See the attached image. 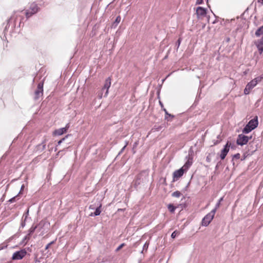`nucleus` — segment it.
Instances as JSON below:
<instances>
[{
  "mask_svg": "<svg viewBox=\"0 0 263 263\" xmlns=\"http://www.w3.org/2000/svg\"><path fill=\"white\" fill-rule=\"evenodd\" d=\"M230 149V145H229V142L224 145L223 148L221 150V154L220 155V158L223 160L227 156L228 153Z\"/></svg>",
  "mask_w": 263,
  "mask_h": 263,
  "instance_id": "f8f14e48",
  "label": "nucleus"
},
{
  "mask_svg": "<svg viewBox=\"0 0 263 263\" xmlns=\"http://www.w3.org/2000/svg\"><path fill=\"white\" fill-rule=\"evenodd\" d=\"M215 214V210H212L211 212L206 214L202 219L201 224L202 226H208L213 220Z\"/></svg>",
  "mask_w": 263,
  "mask_h": 263,
  "instance_id": "20e7f679",
  "label": "nucleus"
},
{
  "mask_svg": "<svg viewBox=\"0 0 263 263\" xmlns=\"http://www.w3.org/2000/svg\"><path fill=\"white\" fill-rule=\"evenodd\" d=\"M39 8L37 4L32 3L30 5L29 8L26 11V16L27 17L31 16L39 11Z\"/></svg>",
  "mask_w": 263,
  "mask_h": 263,
  "instance_id": "39448f33",
  "label": "nucleus"
},
{
  "mask_svg": "<svg viewBox=\"0 0 263 263\" xmlns=\"http://www.w3.org/2000/svg\"><path fill=\"white\" fill-rule=\"evenodd\" d=\"M68 136H66L65 137L62 138L61 140H60V141H58V145H59L61 144L62 142H63V141H64L65 139Z\"/></svg>",
  "mask_w": 263,
  "mask_h": 263,
  "instance_id": "c756f323",
  "label": "nucleus"
},
{
  "mask_svg": "<svg viewBox=\"0 0 263 263\" xmlns=\"http://www.w3.org/2000/svg\"><path fill=\"white\" fill-rule=\"evenodd\" d=\"M57 150V148H55L54 151H56Z\"/></svg>",
  "mask_w": 263,
  "mask_h": 263,
  "instance_id": "3c124183",
  "label": "nucleus"
},
{
  "mask_svg": "<svg viewBox=\"0 0 263 263\" xmlns=\"http://www.w3.org/2000/svg\"><path fill=\"white\" fill-rule=\"evenodd\" d=\"M128 144V142H126L125 143V145L123 146V147L121 149V151H120V152L118 154V155H120V154H121L124 151V150L125 149V147H126V146Z\"/></svg>",
  "mask_w": 263,
  "mask_h": 263,
  "instance_id": "393cba45",
  "label": "nucleus"
},
{
  "mask_svg": "<svg viewBox=\"0 0 263 263\" xmlns=\"http://www.w3.org/2000/svg\"><path fill=\"white\" fill-rule=\"evenodd\" d=\"M192 164V158H190L189 157L187 161L185 162L184 165L182 167H184V170L186 172L188 170V168L191 166Z\"/></svg>",
  "mask_w": 263,
  "mask_h": 263,
  "instance_id": "2eb2a0df",
  "label": "nucleus"
},
{
  "mask_svg": "<svg viewBox=\"0 0 263 263\" xmlns=\"http://www.w3.org/2000/svg\"><path fill=\"white\" fill-rule=\"evenodd\" d=\"M53 243H54V241H51V242H50V243H48V244L46 245V247H45V249H46V250L48 249L50 247V246L52 244H53Z\"/></svg>",
  "mask_w": 263,
  "mask_h": 263,
  "instance_id": "473e14b6",
  "label": "nucleus"
},
{
  "mask_svg": "<svg viewBox=\"0 0 263 263\" xmlns=\"http://www.w3.org/2000/svg\"><path fill=\"white\" fill-rule=\"evenodd\" d=\"M124 246V243L121 244L117 249L116 252L119 251L123 246Z\"/></svg>",
  "mask_w": 263,
  "mask_h": 263,
  "instance_id": "c85d7f7f",
  "label": "nucleus"
},
{
  "mask_svg": "<svg viewBox=\"0 0 263 263\" xmlns=\"http://www.w3.org/2000/svg\"><path fill=\"white\" fill-rule=\"evenodd\" d=\"M177 234V232L176 231L173 232L171 234V237L173 238H174L176 237V235Z\"/></svg>",
  "mask_w": 263,
  "mask_h": 263,
  "instance_id": "7c9ffc66",
  "label": "nucleus"
},
{
  "mask_svg": "<svg viewBox=\"0 0 263 263\" xmlns=\"http://www.w3.org/2000/svg\"><path fill=\"white\" fill-rule=\"evenodd\" d=\"M13 199H14V198H11V199L10 200V201L12 202V200H13Z\"/></svg>",
  "mask_w": 263,
  "mask_h": 263,
  "instance_id": "79ce46f5",
  "label": "nucleus"
},
{
  "mask_svg": "<svg viewBox=\"0 0 263 263\" xmlns=\"http://www.w3.org/2000/svg\"><path fill=\"white\" fill-rule=\"evenodd\" d=\"M185 172L184 167H181L180 169L175 171L173 173V180L176 181L178 178L182 176Z\"/></svg>",
  "mask_w": 263,
  "mask_h": 263,
  "instance_id": "9b49d317",
  "label": "nucleus"
},
{
  "mask_svg": "<svg viewBox=\"0 0 263 263\" xmlns=\"http://www.w3.org/2000/svg\"><path fill=\"white\" fill-rule=\"evenodd\" d=\"M89 209H91V210H93V209H95V207L93 206V205H90L89 206Z\"/></svg>",
  "mask_w": 263,
  "mask_h": 263,
  "instance_id": "4c0bfd02",
  "label": "nucleus"
},
{
  "mask_svg": "<svg viewBox=\"0 0 263 263\" xmlns=\"http://www.w3.org/2000/svg\"><path fill=\"white\" fill-rule=\"evenodd\" d=\"M148 246H149V242H148L147 241H146L143 245V250H147L148 248Z\"/></svg>",
  "mask_w": 263,
  "mask_h": 263,
  "instance_id": "b1692460",
  "label": "nucleus"
},
{
  "mask_svg": "<svg viewBox=\"0 0 263 263\" xmlns=\"http://www.w3.org/2000/svg\"><path fill=\"white\" fill-rule=\"evenodd\" d=\"M28 215H29V210L28 209L27 210V211L24 214L23 216V218L24 219L25 221L26 220Z\"/></svg>",
  "mask_w": 263,
  "mask_h": 263,
  "instance_id": "4be33fe9",
  "label": "nucleus"
},
{
  "mask_svg": "<svg viewBox=\"0 0 263 263\" xmlns=\"http://www.w3.org/2000/svg\"><path fill=\"white\" fill-rule=\"evenodd\" d=\"M118 211H123V209H119Z\"/></svg>",
  "mask_w": 263,
  "mask_h": 263,
  "instance_id": "49530a36",
  "label": "nucleus"
},
{
  "mask_svg": "<svg viewBox=\"0 0 263 263\" xmlns=\"http://www.w3.org/2000/svg\"><path fill=\"white\" fill-rule=\"evenodd\" d=\"M167 208L168 210L172 213H173L176 209V208L171 204H168Z\"/></svg>",
  "mask_w": 263,
  "mask_h": 263,
  "instance_id": "aec40b11",
  "label": "nucleus"
},
{
  "mask_svg": "<svg viewBox=\"0 0 263 263\" xmlns=\"http://www.w3.org/2000/svg\"><path fill=\"white\" fill-rule=\"evenodd\" d=\"M37 228V226H32L29 230H28V234L29 236H31L35 231V229Z\"/></svg>",
  "mask_w": 263,
  "mask_h": 263,
  "instance_id": "a211bd4d",
  "label": "nucleus"
},
{
  "mask_svg": "<svg viewBox=\"0 0 263 263\" xmlns=\"http://www.w3.org/2000/svg\"><path fill=\"white\" fill-rule=\"evenodd\" d=\"M255 35L258 37L263 35V25L257 29L255 32Z\"/></svg>",
  "mask_w": 263,
  "mask_h": 263,
  "instance_id": "f3484780",
  "label": "nucleus"
},
{
  "mask_svg": "<svg viewBox=\"0 0 263 263\" xmlns=\"http://www.w3.org/2000/svg\"><path fill=\"white\" fill-rule=\"evenodd\" d=\"M144 250H143H143L141 251V253H143V251H144Z\"/></svg>",
  "mask_w": 263,
  "mask_h": 263,
  "instance_id": "37998d69",
  "label": "nucleus"
},
{
  "mask_svg": "<svg viewBox=\"0 0 263 263\" xmlns=\"http://www.w3.org/2000/svg\"><path fill=\"white\" fill-rule=\"evenodd\" d=\"M27 254V252L25 249L14 252L12 255V259L13 260H20L22 259Z\"/></svg>",
  "mask_w": 263,
  "mask_h": 263,
  "instance_id": "6e6552de",
  "label": "nucleus"
},
{
  "mask_svg": "<svg viewBox=\"0 0 263 263\" xmlns=\"http://www.w3.org/2000/svg\"><path fill=\"white\" fill-rule=\"evenodd\" d=\"M23 187H24V185H23L22 186V187H21V190H22Z\"/></svg>",
  "mask_w": 263,
  "mask_h": 263,
  "instance_id": "c03bdc74",
  "label": "nucleus"
},
{
  "mask_svg": "<svg viewBox=\"0 0 263 263\" xmlns=\"http://www.w3.org/2000/svg\"><path fill=\"white\" fill-rule=\"evenodd\" d=\"M159 103H160V105H161V106L162 107H163V104H162V103H161V101H160V102H159Z\"/></svg>",
  "mask_w": 263,
  "mask_h": 263,
  "instance_id": "a19ab883",
  "label": "nucleus"
},
{
  "mask_svg": "<svg viewBox=\"0 0 263 263\" xmlns=\"http://www.w3.org/2000/svg\"><path fill=\"white\" fill-rule=\"evenodd\" d=\"M43 81L38 84L37 89L35 91V99H38L41 96L43 95Z\"/></svg>",
  "mask_w": 263,
  "mask_h": 263,
  "instance_id": "1a4fd4ad",
  "label": "nucleus"
},
{
  "mask_svg": "<svg viewBox=\"0 0 263 263\" xmlns=\"http://www.w3.org/2000/svg\"><path fill=\"white\" fill-rule=\"evenodd\" d=\"M68 127H69V126H68V124H67L66 126V127H65L58 129L54 130V132H53V135L54 136H61L67 132Z\"/></svg>",
  "mask_w": 263,
  "mask_h": 263,
  "instance_id": "ddd939ff",
  "label": "nucleus"
},
{
  "mask_svg": "<svg viewBox=\"0 0 263 263\" xmlns=\"http://www.w3.org/2000/svg\"><path fill=\"white\" fill-rule=\"evenodd\" d=\"M42 144L43 145V149H45V146H46V144H45V142H43Z\"/></svg>",
  "mask_w": 263,
  "mask_h": 263,
  "instance_id": "e433bc0d",
  "label": "nucleus"
},
{
  "mask_svg": "<svg viewBox=\"0 0 263 263\" xmlns=\"http://www.w3.org/2000/svg\"><path fill=\"white\" fill-rule=\"evenodd\" d=\"M50 144H51V143H49V144H48V147H49V146H50Z\"/></svg>",
  "mask_w": 263,
  "mask_h": 263,
  "instance_id": "a18cd8bd",
  "label": "nucleus"
},
{
  "mask_svg": "<svg viewBox=\"0 0 263 263\" xmlns=\"http://www.w3.org/2000/svg\"><path fill=\"white\" fill-rule=\"evenodd\" d=\"M5 28L4 29V35H11L14 28V24L13 22V18L11 17L6 23H4Z\"/></svg>",
  "mask_w": 263,
  "mask_h": 263,
  "instance_id": "7ed1b4c3",
  "label": "nucleus"
},
{
  "mask_svg": "<svg viewBox=\"0 0 263 263\" xmlns=\"http://www.w3.org/2000/svg\"><path fill=\"white\" fill-rule=\"evenodd\" d=\"M234 157L236 158H239L240 157V155H239V154H235L234 156Z\"/></svg>",
  "mask_w": 263,
  "mask_h": 263,
  "instance_id": "c9c22d12",
  "label": "nucleus"
},
{
  "mask_svg": "<svg viewBox=\"0 0 263 263\" xmlns=\"http://www.w3.org/2000/svg\"><path fill=\"white\" fill-rule=\"evenodd\" d=\"M102 96H103V95H102V92L99 95V98L100 99H101L102 98Z\"/></svg>",
  "mask_w": 263,
  "mask_h": 263,
  "instance_id": "58836bf2",
  "label": "nucleus"
},
{
  "mask_svg": "<svg viewBox=\"0 0 263 263\" xmlns=\"http://www.w3.org/2000/svg\"><path fill=\"white\" fill-rule=\"evenodd\" d=\"M207 19H208V21H209V17H208Z\"/></svg>",
  "mask_w": 263,
  "mask_h": 263,
  "instance_id": "09e8293b",
  "label": "nucleus"
},
{
  "mask_svg": "<svg viewBox=\"0 0 263 263\" xmlns=\"http://www.w3.org/2000/svg\"><path fill=\"white\" fill-rule=\"evenodd\" d=\"M181 41V39H180V38H179V39L178 40V41H177V43H176V46H177V49L179 48V46H180V45Z\"/></svg>",
  "mask_w": 263,
  "mask_h": 263,
  "instance_id": "bb28decb",
  "label": "nucleus"
},
{
  "mask_svg": "<svg viewBox=\"0 0 263 263\" xmlns=\"http://www.w3.org/2000/svg\"><path fill=\"white\" fill-rule=\"evenodd\" d=\"M258 118L256 116L254 119L251 120L246 125L242 130L243 134H248L254 129L258 126Z\"/></svg>",
  "mask_w": 263,
  "mask_h": 263,
  "instance_id": "f03ea898",
  "label": "nucleus"
},
{
  "mask_svg": "<svg viewBox=\"0 0 263 263\" xmlns=\"http://www.w3.org/2000/svg\"><path fill=\"white\" fill-rule=\"evenodd\" d=\"M51 150H52V148H50L49 151H50Z\"/></svg>",
  "mask_w": 263,
  "mask_h": 263,
  "instance_id": "de8ad7c7",
  "label": "nucleus"
},
{
  "mask_svg": "<svg viewBox=\"0 0 263 263\" xmlns=\"http://www.w3.org/2000/svg\"><path fill=\"white\" fill-rule=\"evenodd\" d=\"M260 54L263 52V38L258 40L255 43Z\"/></svg>",
  "mask_w": 263,
  "mask_h": 263,
  "instance_id": "4468645a",
  "label": "nucleus"
},
{
  "mask_svg": "<svg viewBox=\"0 0 263 263\" xmlns=\"http://www.w3.org/2000/svg\"><path fill=\"white\" fill-rule=\"evenodd\" d=\"M215 21H214V22H213V24H215Z\"/></svg>",
  "mask_w": 263,
  "mask_h": 263,
  "instance_id": "8fccbe9b",
  "label": "nucleus"
},
{
  "mask_svg": "<svg viewBox=\"0 0 263 263\" xmlns=\"http://www.w3.org/2000/svg\"><path fill=\"white\" fill-rule=\"evenodd\" d=\"M196 13L198 19L202 20L206 16L207 9L202 7H198L196 8Z\"/></svg>",
  "mask_w": 263,
  "mask_h": 263,
  "instance_id": "423d86ee",
  "label": "nucleus"
},
{
  "mask_svg": "<svg viewBox=\"0 0 263 263\" xmlns=\"http://www.w3.org/2000/svg\"><path fill=\"white\" fill-rule=\"evenodd\" d=\"M111 85V78L110 77L107 78L105 82V84L102 88L101 91H103L105 90L104 97H107L108 93V89Z\"/></svg>",
  "mask_w": 263,
  "mask_h": 263,
  "instance_id": "9d476101",
  "label": "nucleus"
},
{
  "mask_svg": "<svg viewBox=\"0 0 263 263\" xmlns=\"http://www.w3.org/2000/svg\"><path fill=\"white\" fill-rule=\"evenodd\" d=\"M25 225H26L25 221V220H24V221L22 222V223H21V227L22 228H24L25 226Z\"/></svg>",
  "mask_w": 263,
  "mask_h": 263,
  "instance_id": "f704fd0d",
  "label": "nucleus"
},
{
  "mask_svg": "<svg viewBox=\"0 0 263 263\" xmlns=\"http://www.w3.org/2000/svg\"><path fill=\"white\" fill-rule=\"evenodd\" d=\"M30 236H29L28 234L27 235H26L24 238H23V242H27L29 239H30Z\"/></svg>",
  "mask_w": 263,
  "mask_h": 263,
  "instance_id": "5701e85b",
  "label": "nucleus"
},
{
  "mask_svg": "<svg viewBox=\"0 0 263 263\" xmlns=\"http://www.w3.org/2000/svg\"><path fill=\"white\" fill-rule=\"evenodd\" d=\"M223 200V197H221L219 199L218 202L216 204L215 207L213 210H215V212H216V210L217 209H218L220 205L221 202Z\"/></svg>",
  "mask_w": 263,
  "mask_h": 263,
  "instance_id": "6ab92c4d",
  "label": "nucleus"
},
{
  "mask_svg": "<svg viewBox=\"0 0 263 263\" xmlns=\"http://www.w3.org/2000/svg\"><path fill=\"white\" fill-rule=\"evenodd\" d=\"M138 179H139V176H138V177H137V180H136V184H137V183H138V184H140V182H138Z\"/></svg>",
  "mask_w": 263,
  "mask_h": 263,
  "instance_id": "ea45409f",
  "label": "nucleus"
},
{
  "mask_svg": "<svg viewBox=\"0 0 263 263\" xmlns=\"http://www.w3.org/2000/svg\"><path fill=\"white\" fill-rule=\"evenodd\" d=\"M211 155L210 154H209V155L206 157V161L208 162H210L211 161Z\"/></svg>",
  "mask_w": 263,
  "mask_h": 263,
  "instance_id": "a878e982",
  "label": "nucleus"
},
{
  "mask_svg": "<svg viewBox=\"0 0 263 263\" xmlns=\"http://www.w3.org/2000/svg\"><path fill=\"white\" fill-rule=\"evenodd\" d=\"M102 206V204L101 203H100V202L98 203V206L97 208L96 209V210H95V212H94L93 214H91L90 215L91 216H98L101 213V208Z\"/></svg>",
  "mask_w": 263,
  "mask_h": 263,
  "instance_id": "dca6fc26",
  "label": "nucleus"
},
{
  "mask_svg": "<svg viewBox=\"0 0 263 263\" xmlns=\"http://www.w3.org/2000/svg\"><path fill=\"white\" fill-rule=\"evenodd\" d=\"M263 1V0H262Z\"/></svg>",
  "mask_w": 263,
  "mask_h": 263,
  "instance_id": "603ef678",
  "label": "nucleus"
},
{
  "mask_svg": "<svg viewBox=\"0 0 263 263\" xmlns=\"http://www.w3.org/2000/svg\"><path fill=\"white\" fill-rule=\"evenodd\" d=\"M121 21V17L120 16H118L115 20V23L118 24Z\"/></svg>",
  "mask_w": 263,
  "mask_h": 263,
  "instance_id": "cd10ccee",
  "label": "nucleus"
},
{
  "mask_svg": "<svg viewBox=\"0 0 263 263\" xmlns=\"http://www.w3.org/2000/svg\"><path fill=\"white\" fill-rule=\"evenodd\" d=\"M181 196V193L179 191H175L172 193V196L175 197H179Z\"/></svg>",
  "mask_w": 263,
  "mask_h": 263,
  "instance_id": "412c9836",
  "label": "nucleus"
},
{
  "mask_svg": "<svg viewBox=\"0 0 263 263\" xmlns=\"http://www.w3.org/2000/svg\"><path fill=\"white\" fill-rule=\"evenodd\" d=\"M206 2H208L209 0H206ZM203 2V0H196V4L200 5Z\"/></svg>",
  "mask_w": 263,
  "mask_h": 263,
  "instance_id": "2f4dec72",
  "label": "nucleus"
},
{
  "mask_svg": "<svg viewBox=\"0 0 263 263\" xmlns=\"http://www.w3.org/2000/svg\"><path fill=\"white\" fill-rule=\"evenodd\" d=\"M263 79V76H258L254 79H253L252 81H251L250 82H249L245 89H244V93L245 95H248L250 92V91L254 88L258 83L260 82Z\"/></svg>",
  "mask_w": 263,
  "mask_h": 263,
  "instance_id": "f257e3e1",
  "label": "nucleus"
},
{
  "mask_svg": "<svg viewBox=\"0 0 263 263\" xmlns=\"http://www.w3.org/2000/svg\"><path fill=\"white\" fill-rule=\"evenodd\" d=\"M251 138V137H248L245 136L243 134H240L238 135V138L237 139V144L239 145L242 146L243 145L246 144L249 139Z\"/></svg>",
  "mask_w": 263,
  "mask_h": 263,
  "instance_id": "0eeeda50",
  "label": "nucleus"
},
{
  "mask_svg": "<svg viewBox=\"0 0 263 263\" xmlns=\"http://www.w3.org/2000/svg\"><path fill=\"white\" fill-rule=\"evenodd\" d=\"M163 110L164 111V112H165V114H166V115H167V116H170V117H171H171H174L173 116H172L171 114H169L167 112V111H166V109L164 108V109H163Z\"/></svg>",
  "mask_w": 263,
  "mask_h": 263,
  "instance_id": "72a5a7b5",
  "label": "nucleus"
}]
</instances>
